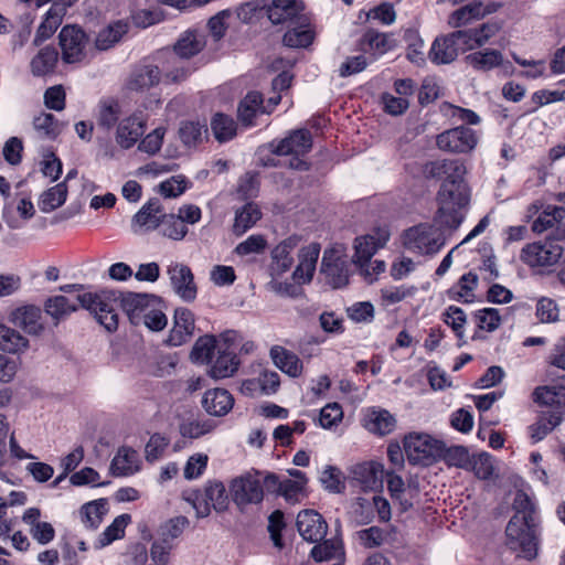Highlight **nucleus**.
Returning <instances> with one entry per match:
<instances>
[{
    "mask_svg": "<svg viewBox=\"0 0 565 565\" xmlns=\"http://www.w3.org/2000/svg\"><path fill=\"white\" fill-rule=\"evenodd\" d=\"M79 306L90 311L96 320L109 332L118 328L117 306L120 301L122 310L130 322L141 324V318L148 308L158 302L153 295L119 292L115 290H102L99 292H85L77 296Z\"/></svg>",
    "mask_w": 565,
    "mask_h": 565,
    "instance_id": "nucleus-1",
    "label": "nucleus"
},
{
    "mask_svg": "<svg viewBox=\"0 0 565 565\" xmlns=\"http://www.w3.org/2000/svg\"><path fill=\"white\" fill-rule=\"evenodd\" d=\"M437 201L439 204L436 223L450 232L456 231L465 218L463 210L470 203V188L468 184L443 182Z\"/></svg>",
    "mask_w": 565,
    "mask_h": 565,
    "instance_id": "nucleus-2",
    "label": "nucleus"
},
{
    "mask_svg": "<svg viewBox=\"0 0 565 565\" xmlns=\"http://www.w3.org/2000/svg\"><path fill=\"white\" fill-rule=\"evenodd\" d=\"M505 544L519 558L533 561L539 555L541 529L540 522L511 518L505 527Z\"/></svg>",
    "mask_w": 565,
    "mask_h": 565,
    "instance_id": "nucleus-3",
    "label": "nucleus"
},
{
    "mask_svg": "<svg viewBox=\"0 0 565 565\" xmlns=\"http://www.w3.org/2000/svg\"><path fill=\"white\" fill-rule=\"evenodd\" d=\"M195 510L198 518H205L211 512V507L216 512H224L228 508V495L225 486L221 481H209L204 489L189 494L186 498Z\"/></svg>",
    "mask_w": 565,
    "mask_h": 565,
    "instance_id": "nucleus-4",
    "label": "nucleus"
},
{
    "mask_svg": "<svg viewBox=\"0 0 565 565\" xmlns=\"http://www.w3.org/2000/svg\"><path fill=\"white\" fill-rule=\"evenodd\" d=\"M446 238L441 228L434 225L419 224L406 231L405 247L420 255L436 254L444 245Z\"/></svg>",
    "mask_w": 565,
    "mask_h": 565,
    "instance_id": "nucleus-5",
    "label": "nucleus"
},
{
    "mask_svg": "<svg viewBox=\"0 0 565 565\" xmlns=\"http://www.w3.org/2000/svg\"><path fill=\"white\" fill-rule=\"evenodd\" d=\"M404 449L412 465L428 466L441 457L443 443L427 434L412 433L404 439Z\"/></svg>",
    "mask_w": 565,
    "mask_h": 565,
    "instance_id": "nucleus-6",
    "label": "nucleus"
},
{
    "mask_svg": "<svg viewBox=\"0 0 565 565\" xmlns=\"http://www.w3.org/2000/svg\"><path fill=\"white\" fill-rule=\"evenodd\" d=\"M230 493L233 502L241 510L246 505L260 503L264 498V489L259 472L248 471L232 479L230 482Z\"/></svg>",
    "mask_w": 565,
    "mask_h": 565,
    "instance_id": "nucleus-7",
    "label": "nucleus"
},
{
    "mask_svg": "<svg viewBox=\"0 0 565 565\" xmlns=\"http://www.w3.org/2000/svg\"><path fill=\"white\" fill-rule=\"evenodd\" d=\"M564 248L556 239H546L527 244L521 250L520 258L531 267H546L556 264Z\"/></svg>",
    "mask_w": 565,
    "mask_h": 565,
    "instance_id": "nucleus-8",
    "label": "nucleus"
},
{
    "mask_svg": "<svg viewBox=\"0 0 565 565\" xmlns=\"http://www.w3.org/2000/svg\"><path fill=\"white\" fill-rule=\"evenodd\" d=\"M58 40L62 51V60L65 63H79L86 57L88 38L79 26H63L58 34Z\"/></svg>",
    "mask_w": 565,
    "mask_h": 565,
    "instance_id": "nucleus-9",
    "label": "nucleus"
},
{
    "mask_svg": "<svg viewBox=\"0 0 565 565\" xmlns=\"http://www.w3.org/2000/svg\"><path fill=\"white\" fill-rule=\"evenodd\" d=\"M436 143L441 151L469 153L476 148L478 136L473 129L458 126L439 134Z\"/></svg>",
    "mask_w": 565,
    "mask_h": 565,
    "instance_id": "nucleus-10",
    "label": "nucleus"
},
{
    "mask_svg": "<svg viewBox=\"0 0 565 565\" xmlns=\"http://www.w3.org/2000/svg\"><path fill=\"white\" fill-rule=\"evenodd\" d=\"M384 475V466L377 461L360 462L349 470L350 481L362 491H373L381 488Z\"/></svg>",
    "mask_w": 565,
    "mask_h": 565,
    "instance_id": "nucleus-11",
    "label": "nucleus"
},
{
    "mask_svg": "<svg viewBox=\"0 0 565 565\" xmlns=\"http://www.w3.org/2000/svg\"><path fill=\"white\" fill-rule=\"evenodd\" d=\"M173 291L184 301L191 302L196 298L198 288L194 282V276L189 266L184 264H173L168 268Z\"/></svg>",
    "mask_w": 565,
    "mask_h": 565,
    "instance_id": "nucleus-12",
    "label": "nucleus"
},
{
    "mask_svg": "<svg viewBox=\"0 0 565 565\" xmlns=\"http://www.w3.org/2000/svg\"><path fill=\"white\" fill-rule=\"evenodd\" d=\"M42 310L34 305H25L11 311L9 320L30 335L39 337L44 330Z\"/></svg>",
    "mask_w": 565,
    "mask_h": 565,
    "instance_id": "nucleus-13",
    "label": "nucleus"
},
{
    "mask_svg": "<svg viewBox=\"0 0 565 565\" xmlns=\"http://www.w3.org/2000/svg\"><path fill=\"white\" fill-rule=\"evenodd\" d=\"M297 530L305 541L318 543L324 539L328 524L321 514L313 510H303L298 513Z\"/></svg>",
    "mask_w": 565,
    "mask_h": 565,
    "instance_id": "nucleus-14",
    "label": "nucleus"
},
{
    "mask_svg": "<svg viewBox=\"0 0 565 565\" xmlns=\"http://www.w3.org/2000/svg\"><path fill=\"white\" fill-rule=\"evenodd\" d=\"M321 274L332 288L344 287L349 281L347 260L332 250H326L321 260Z\"/></svg>",
    "mask_w": 565,
    "mask_h": 565,
    "instance_id": "nucleus-15",
    "label": "nucleus"
},
{
    "mask_svg": "<svg viewBox=\"0 0 565 565\" xmlns=\"http://www.w3.org/2000/svg\"><path fill=\"white\" fill-rule=\"evenodd\" d=\"M534 402L546 406L547 409L543 414L552 415L556 412L561 413L562 420L565 417V386L547 385L536 387L533 392Z\"/></svg>",
    "mask_w": 565,
    "mask_h": 565,
    "instance_id": "nucleus-16",
    "label": "nucleus"
},
{
    "mask_svg": "<svg viewBox=\"0 0 565 565\" xmlns=\"http://www.w3.org/2000/svg\"><path fill=\"white\" fill-rule=\"evenodd\" d=\"M312 148V137L308 129L294 130L281 139L273 152L278 156H303Z\"/></svg>",
    "mask_w": 565,
    "mask_h": 565,
    "instance_id": "nucleus-17",
    "label": "nucleus"
},
{
    "mask_svg": "<svg viewBox=\"0 0 565 565\" xmlns=\"http://www.w3.org/2000/svg\"><path fill=\"white\" fill-rule=\"evenodd\" d=\"M193 331V313L186 308H178L174 311L173 327L170 330L166 343L171 347L182 345L192 338Z\"/></svg>",
    "mask_w": 565,
    "mask_h": 565,
    "instance_id": "nucleus-18",
    "label": "nucleus"
},
{
    "mask_svg": "<svg viewBox=\"0 0 565 565\" xmlns=\"http://www.w3.org/2000/svg\"><path fill=\"white\" fill-rule=\"evenodd\" d=\"M460 47L455 33L437 36L429 50L428 57L436 65L452 63L459 55Z\"/></svg>",
    "mask_w": 565,
    "mask_h": 565,
    "instance_id": "nucleus-19",
    "label": "nucleus"
},
{
    "mask_svg": "<svg viewBox=\"0 0 565 565\" xmlns=\"http://www.w3.org/2000/svg\"><path fill=\"white\" fill-rule=\"evenodd\" d=\"M299 242L300 238L298 236H289L271 250V263L269 266L271 276H280L290 269L294 263L291 253L297 248Z\"/></svg>",
    "mask_w": 565,
    "mask_h": 565,
    "instance_id": "nucleus-20",
    "label": "nucleus"
},
{
    "mask_svg": "<svg viewBox=\"0 0 565 565\" xmlns=\"http://www.w3.org/2000/svg\"><path fill=\"white\" fill-rule=\"evenodd\" d=\"M160 79L161 71L157 65H139L130 73L126 87L130 92L142 93L158 85Z\"/></svg>",
    "mask_w": 565,
    "mask_h": 565,
    "instance_id": "nucleus-21",
    "label": "nucleus"
},
{
    "mask_svg": "<svg viewBox=\"0 0 565 565\" xmlns=\"http://www.w3.org/2000/svg\"><path fill=\"white\" fill-rule=\"evenodd\" d=\"M303 7L298 0H273L267 7V15L273 24H292L301 14Z\"/></svg>",
    "mask_w": 565,
    "mask_h": 565,
    "instance_id": "nucleus-22",
    "label": "nucleus"
},
{
    "mask_svg": "<svg viewBox=\"0 0 565 565\" xmlns=\"http://www.w3.org/2000/svg\"><path fill=\"white\" fill-rule=\"evenodd\" d=\"M41 510L29 508L22 515V521L29 526L30 535L41 545H46L55 537V530L49 522L40 521Z\"/></svg>",
    "mask_w": 565,
    "mask_h": 565,
    "instance_id": "nucleus-23",
    "label": "nucleus"
},
{
    "mask_svg": "<svg viewBox=\"0 0 565 565\" xmlns=\"http://www.w3.org/2000/svg\"><path fill=\"white\" fill-rule=\"evenodd\" d=\"M145 132V124L141 117L134 114L122 119L117 127L116 141L124 148H131Z\"/></svg>",
    "mask_w": 565,
    "mask_h": 565,
    "instance_id": "nucleus-24",
    "label": "nucleus"
},
{
    "mask_svg": "<svg viewBox=\"0 0 565 565\" xmlns=\"http://www.w3.org/2000/svg\"><path fill=\"white\" fill-rule=\"evenodd\" d=\"M201 403L209 415L221 417L232 409L234 398L231 393L224 388H213L204 393Z\"/></svg>",
    "mask_w": 565,
    "mask_h": 565,
    "instance_id": "nucleus-25",
    "label": "nucleus"
},
{
    "mask_svg": "<svg viewBox=\"0 0 565 565\" xmlns=\"http://www.w3.org/2000/svg\"><path fill=\"white\" fill-rule=\"evenodd\" d=\"M387 239L388 235H384L382 238L377 239L372 235L355 238V253L353 258L354 262L360 265L364 275H370L369 262L376 250L384 246Z\"/></svg>",
    "mask_w": 565,
    "mask_h": 565,
    "instance_id": "nucleus-26",
    "label": "nucleus"
},
{
    "mask_svg": "<svg viewBox=\"0 0 565 565\" xmlns=\"http://www.w3.org/2000/svg\"><path fill=\"white\" fill-rule=\"evenodd\" d=\"M564 218V206L547 205L539 215V217L533 222L532 230L534 233L541 234L550 228L557 226V238H565V228L561 226Z\"/></svg>",
    "mask_w": 565,
    "mask_h": 565,
    "instance_id": "nucleus-27",
    "label": "nucleus"
},
{
    "mask_svg": "<svg viewBox=\"0 0 565 565\" xmlns=\"http://www.w3.org/2000/svg\"><path fill=\"white\" fill-rule=\"evenodd\" d=\"M269 356L275 366L290 377H298L301 375L303 369L302 361L295 352L289 351L281 345H274L270 348Z\"/></svg>",
    "mask_w": 565,
    "mask_h": 565,
    "instance_id": "nucleus-28",
    "label": "nucleus"
},
{
    "mask_svg": "<svg viewBox=\"0 0 565 565\" xmlns=\"http://www.w3.org/2000/svg\"><path fill=\"white\" fill-rule=\"evenodd\" d=\"M320 254V245L311 243L299 252V264L294 270V278L298 282H309L316 269L317 260Z\"/></svg>",
    "mask_w": 565,
    "mask_h": 565,
    "instance_id": "nucleus-29",
    "label": "nucleus"
},
{
    "mask_svg": "<svg viewBox=\"0 0 565 565\" xmlns=\"http://www.w3.org/2000/svg\"><path fill=\"white\" fill-rule=\"evenodd\" d=\"M66 12V7L57 1L53 2L51 8L45 14L44 20L38 28L33 45L39 46L43 41L47 40L56 31L62 23L63 17Z\"/></svg>",
    "mask_w": 565,
    "mask_h": 565,
    "instance_id": "nucleus-30",
    "label": "nucleus"
},
{
    "mask_svg": "<svg viewBox=\"0 0 565 565\" xmlns=\"http://www.w3.org/2000/svg\"><path fill=\"white\" fill-rule=\"evenodd\" d=\"M291 28L285 33L282 42L286 46L300 49L309 46L313 39L315 33L310 28L308 19L303 15L292 24Z\"/></svg>",
    "mask_w": 565,
    "mask_h": 565,
    "instance_id": "nucleus-31",
    "label": "nucleus"
},
{
    "mask_svg": "<svg viewBox=\"0 0 565 565\" xmlns=\"http://www.w3.org/2000/svg\"><path fill=\"white\" fill-rule=\"evenodd\" d=\"M270 113L263 105V96L258 92H249L241 102L237 108V116L244 126H252L258 114Z\"/></svg>",
    "mask_w": 565,
    "mask_h": 565,
    "instance_id": "nucleus-32",
    "label": "nucleus"
},
{
    "mask_svg": "<svg viewBox=\"0 0 565 565\" xmlns=\"http://www.w3.org/2000/svg\"><path fill=\"white\" fill-rule=\"evenodd\" d=\"M204 46V35L194 31H186L175 42L173 46V56L188 60L199 54Z\"/></svg>",
    "mask_w": 565,
    "mask_h": 565,
    "instance_id": "nucleus-33",
    "label": "nucleus"
},
{
    "mask_svg": "<svg viewBox=\"0 0 565 565\" xmlns=\"http://www.w3.org/2000/svg\"><path fill=\"white\" fill-rule=\"evenodd\" d=\"M396 420L394 416L386 409H372L365 417L364 427L380 436L392 433L395 428Z\"/></svg>",
    "mask_w": 565,
    "mask_h": 565,
    "instance_id": "nucleus-34",
    "label": "nucleus"
},
{
    "mask_svg": "<svg viewBox=\"0 0 565 565\" xmlns=\"http://www.w3.org/2000/svg\"><path fill=\"white\" fill-rule=\"evenodd\" d=\"M29 340L18 330L0 323V350L11 354H22L29 349Z\"/></svg>",
    "mask_w": 565,
    "mask_h": 565,
    "instance_id": "nucleus-35",
    "label": "nucleus"
},
{
    "mask_svg": "<svg viewBox=\"0 0 565 565\" xmlns=\"http://www.w3.org/2000/svg\"><path fill=\"white\" fill-rule=\"evenodd\" d=\"M137 460V451L121 447L111 460L110 471L116 477L130 476L138 470Z\"/></svg>",
    "mask_w": 565,
    "mask_h": 565,
    "instance_id": "nucleus-36",
    "label": "nucleus"
},
{
    "mask_svg": "<svg viewBox=\"0 0 565 565\" xmlns=\"http://www.w3.org/2000/svg\"><path fill=\"white\" fill-rule=\"evenodd\" d=\"M129 24L126 21L118 20L108 24L100 30L96 36L95 45L100 51H106L118 43L121 38L128 32Z\"/></svg>",
    "mask_w": 565,
    "mask_h": 565,
    "instance_id": "nucleus-37",
    "label": "nucleus"
},
{
    "mask_svg": "<svg viewBox=\"0 0 565 565\" xmlns=\"http://www.w3.org/2000/svg\"><path fill=\"white\" fill-rule=\"evenodd\" d=\"M260 217L262 212L257 204L253 202L246 203L235 212L233 233L237 236L243 235L246 231L252 228Z\"/></svg>",
    "mask_w": 565,
    "mask_h": 565,
    "instance_id": "nucleus-38",
    "label": "nucleus"
},
{
    "mask_svg": "<svg viewBox=\"0 0 565 565\" xmlns=\"http://www.w3.org/2000/svg\"><path fill=\"white\" fill-rule=\"evenodd\" d=\"M164 215L159 200L152 199L139 210L134 218L140 226L153 230L161 225Z\"/></svg>",
    "mask_w": 565,
    "mask_h": 565,
    "instance_id": "nucleus-39",
    "label": "nucleus"
},
{
    "mask_svg": "<svg viewBox=\"0 0 565 565\" xmlns=\"http://www.w3.org/2000/svg\"><path fill=\"white\" fill-rule=\"evenodd\" d=\"M465 60L473 70L488 72L501 65L503 55L498 50H486L471 53Z\"/></svg>",
    "mask_w": 565,
    "mask_h": 565,
    "instance_id": "nucleus-40",
    "label": "nucleus"
},
{
    "mask_svg": "<svg viewBox=\"0 0 565 565\" xmlns=\"http://www.w3.org/2000/svg\"><path fill=\"white\" fill-rule=\"evenodd\" d=\"M58 58L57 51L52 46L41 49L31 60L30 68L34 76H44L53 72Z\"/></svg>",
    "mask_w": 565,
    "mask_h": 565,
    "instance_id": "nucleus-41",
    "label": "nucleus"
},
{
    "mask_svg": "<svg viewBox=\"0 0 565 565\" xmlns=\"http://www.w3.org/2000/svg\"><path fill=\"white\" fill-rule=\"evenodd\" d=\"M67 185L65 182L57 183L56 185L44 191L39 200V209L43 213H50L62 206L67 198Z\"/></svg>",
    "mask_w": 565,
    "mask_h": 565,
    "instance_id": "nucleus-42",
    "label": "nucleus"
},
{
    "mask_svg": "<svg viewBox=\"0 0 565 565\" xmlns=\"http://www.w3.org/2000/svg\"><path fill=\"white\" fill-rule=\"evenodd\" d=\"M44 310L57 326L61 320L77 310V305L71 302L65 296H54L45 300Z\"/></svg>",
    "mask_w": 565,
    "mask_h": 565,
    "instance_id": "nucleus-43",
    "label": "nucleus"
},
{
    "mask_svg": "<svg viewBox=\"0 0 565 565\" xmlns=\"http://www.w3.org/2000/svg\"><path fill=\"white\" fill-rule=\"evenodd\" d=\"M121 115V106L114 98L102 99L98 104L97 125L106 130H110L118 121Z\"/></svg>",
    "mask_w": 565,
    "mask_h": 565,
    "instance_id": "nucleus-44",
    "label": "nucleus"
},
{
    "mask_svg": "<svg viewBox=\"0 0 565 565\" xmlns=\"http://www.w3.org/2000/svg\"><path fill=\"white\" fill-rule=\"evenodd\" d=\"M361 46L365 52H372L374 55H383L392 49L393 43L387 34L371 29L363 34Z\"/></svg>",
    "mask_w": 565,
    "mask_h": 565,
    "instance_id": "nucleus-45",
    "label": "nucleus"
},
{
    "mask_svg": "<svg viewBox=\"0 0 565 565\" xmlns=\"http://www.w3.org/2000/svg\"><path fill=\"white\" fill-rule=\"evenodd\" d=\"M562 422L563 420L559 412H556L552 415L541 413L539 420L530 426V435L532 440L534 443L541 441Z\"/></svg>",
    "mask_w": 565,
    "mask_h": 565,
    "instance_id": "nucleus-46",
    "label": "nucleus"
},
{
    "mask_svg": "<svg viewBox=\"0 0 565 565\" xmlns=\"http://www.w3.org/2000/svg\"><path fill=\"white\" fill-rule=\"evenodd\" d=\"M479 19H482L481 2H476L454 11L448 19V24L457 29Z\"/></svg>",
    "mask_w": 565,
    "mask_h": 565,
    "instance_id": "nucleus-47",
    "label": "nucleus"
},
{
    "mask_svg": "<svg viewBox=\"0 0 565 565\" xmlns=\"http://www.w3.org/2000/svg\"><path fill=\"white\" fill-rule=\"evenodd\" d=\"M238 367V360L233 353H221L211 366L210 375L215 380L232 376Z\"/></svg>",
    "mask_w": 565,
    "mask_h": 565,
    "instance_id": "nucleus-48",
    "label": "nucleus"
},
{
    "mask_svg": "<svg viewBox=\"0 0 565 565\" xmlns=\"http://www.w3.org/2000/svg\"><path fill=\"white\" fill-rule=\"evenodd\" d=\"M513 509L515 511L512 518L525 519L527 522H540L536 508L531 498L522 490L515 493L513 500Z\"/></svg>",
    "mask_w": 565,
    "mask_h": 565,
    "instance_id": "nucleus-49",
    "label": "nucleus"
},
{
    "mask_svg": "<svg viewBox=\"0 0 565 565\" xmlns=\"http://www.w3.org/2000/svg\"><path fill=\"white\" fill-rule=\"evenodd\" d=\"M236 122L233 118L216 114L211 121V129L216 140L225 142L236 136Z\"/></svg>",
    "mask_w": 565,
    "mask_h": 565,
    "instance_id": "nucleus-50",
    "label": "nucleus"
},
{
    "mask_svg": "<svg viewBox=\"0 0 565 565\" xmlns=\"http://www.w3.org/2000/svg\"><path fill=\"white\" fill-rule=\"evenodd\" d=\"M310 555L316 562L340 558L343 555L342 544L335 540H324L312 547Z\"/></svg>",
    "mask_w": 565,
    "mask_h": 565,
    "instance_id": "nucleus-51",
    "label": "nucleus"
},
{
    "mask_svg": "<svg viewBox=\"0 0 565 565\" xmlns=\"http://www.w3.org/2000/svg\"><path fill=\"white\" fill-rule=\"evenodd\" d=\"M129 514L118 515L113 523L105 529L99 536V545L102 547L111 544L114 541L121 539L125 534L126 526L130 523Z\"/></svg>",
    "mask_w": 565,
    "mask_h": 565,
    "instance_id": "nucleus-52",
    "label": "nucleus"
},
{
    "mask_svg": "<svg viewBox=\"0 0 565 565\" xmlns=\"http://www.w3.org/2000/svg\"><path fill=\"white\" fill-rule=\"evenodd\" d=\"M384 476L387 478V489L392 499L399 503L403 512L409 510L413 507V502L404 498L405 483L403 478L392 471L385 472Z\"/></svg>",
    "mask_w": 565,
    "mask_h": 565,
    "instance_id": "nucleus-53",
    "label": "nucleus"
},
{
    "mask_svg": "<svg viewBox=\"0 0 565 565\" xmlns=\"http://www.w3.org/2000/svg\"><path fill=\"white\" fill-rule=\"evenodd\" d=\"M33 127L41 137L47 139H55L61 132L57 119L49 113H41L35 116L33 118Z\"/></svg>",
    "mask_w": 565,
    "mask_h": 565,
    "instance_id": "nucleus-54",
    "label": "nucleus"
},
{
    "mask_svg": "<svg viewBox=\"0 0 565 565\" xmlns=\"http://www.w3.org/2000/svg\"><path fill=\"white\" fill-rule=\"evenodd\" d=\"M320 482L323 489L331 493H342L345 490L343 473L334 466H327L323 469Z\"/></svg>",
    "mask_w": 565,
    "mask_h": 565,
    "instance_id": "nucleus-55",
    "label": "nucleus"
},
{
    "mask_svg": "<svg viewBox=\"0 0 565 565\" xmlns=\"http://www.w3.org/2000/svg\"><path fill=\"white\" fill-rule=\"evenodd\" d=\"M215 338L212 335H204L199 338L190 353V358L193 362L207 363L212 359L213 351L215 349Z\"/></svg>",
    "mask_w": 565,
    "mask_h": 565,
    "instance_id": "nucleus-56",
    "label": "nucleus"
},
{
    "mask_svg": "<svg viewBox=\"0 0 565 565\" xmlns=\"http://www.w3.org/2000/svg\"><path fill=\"white\" fill-rule=\"evenodd\" d=\"M478 286V276L471 271L462 275L457 286L451 290L456 299H461L463 302L469 303L473 301V290Z\"/></svg>",
    "mask_w": 565,
    "mask_h": 565,
    "instance_id": "nucleus-57",
    "label": "nucleus"
},
{
    "mask_svg": "<svg viewBox=\"0 0 565 565\" xmlns=\"http://www.w3.org/2000/svg\"><path fill=\"white\" fill-rule=\"evenodd\" d=\"M105 513V501L96 500L84 504L81 509L83 523L88 527H97Z\"/></svg>",
    "mask_w": 565,
    "mask_h": 565,
    "instance_id": "nucleus-58",
    "label": "nucleus"
},
{
    "mask_svg": "<svg viewBox=\"0 0 565 565\" xmlns=\"http://www.w3.org/2000/svg\"><path fill=\"white\" fill-rule=\"evenodd\" d=\"M163 70V78L167 83H180L185 81L192 73V68L184 62L178 61L175 56H171Z\"/></svg>",
    "mask_w": 565,
    "mask_h": 565,
    "instance_id": "nucleus-59",
    "label": "nucleus"
},
{
    "mask_svg": "<svg viewBox=\"0 0 565 565\" xmlns=\"http://www.w3.org/2000/svg\"><path fill=\"white\" fill-rule=\"evenodd\" d=\"M161 230L163 236L174 241H181L188 234V226L174 214L164 215Z\"/></svg>",
    "mask_w": 565,
    "mask_h": 565,
    "instance_id": "nucleus-60",
    "label": "nucleus"
},
{
    "mask_svg": "<svg viewBox=\"0 0 565 565\" xmlns=\"http://www.w3.org/2000/svg\"><path fill=\"white\" fill-rule=\"evenodd\" d=\"M215 428V424L210 419H195L184 422L180 425V434L186 438H199L211 433Z\"/></svg>",
    "mask_w": 565,
    "mask_h": 565,
    "instance_id": "nucleus-61",
    "label": "nucleus"
},
{
    "mask_svg": "<svg viewBox=\"0 0 565 565\" xmlns=\"http://www.w3.org/2000/svg\"><path fill=\"white\" fill-rule=\"evenodd\" d=\"M189 521L185 516H175L170 519L160 526V540L166 543H172L173 540L179 537L188 525Z\"/></svg>",
    "mask_w": 565,
    "mask_h": 565,
    "instance_id": "nucleus-62",
    "label": "nucleus"
},
{
    "mask_svg": "<svg viewBox=\"0 0 565 565\" xmlns=\"http://www.w3.org/2000/svg\"><path fill=\"white\" fill-rule=\"evenodd\" d=\"M441 457L448 465L458 468H466L470 463L468 450L463 446H452L446 448L443 444Z\"/></svg>",
    "mask_w": 565,
    "mask_h": 565,
    "instance_id": "nucleus-63",
    "label": "nucleus"
},
{
    "mask_svg": "<svg viewBox=\"0 0 565 565\" xmlns=\"http://www.w3.org/2000/svg\"><path fill=\"white\" fill-rule=\"evenodd\" d=\"M158 305L159 301L151 305L141 318V323L152 331H161L168 323L166 315L158 308Z\"/></svg>",
    "mask_w": 565,
    "mask_h": 565,
    "instance_id": "nucleus-64",
    "label": "nucleus"
}]
</instances>
